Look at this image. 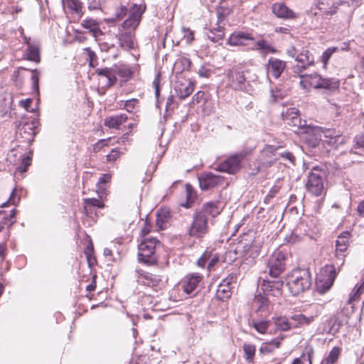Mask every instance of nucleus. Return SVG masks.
Wrapping results in <instances>:
<instances>
[{"label":"nucleus","instance_id":"obj_53","mask_svg":"<svg viewBox=\"0 0 364 364\" xmlns=\"http://www.w3.org/2000/svg\"><path fill=\"white\" fill-rule=\"evenodd\" d=\"M128 9L125 6H120L116 8L115 16L117 18L122 19L127 15Z\"/></svg>","mask_w":364,"mask_h":364},{"label":"nucleus","instance_id":"obj_58","mask_svg":"<svg viewBox=\"0 0 364 364\" xmlns=\"http://www.w3.org/2000/svg\"><path fill=\"white\" fill-rule=\"evenodd\" d=\"M84 50L89 57L90 66H93V63L97 59L95 53L92 51L90 48H85Z\"/></svg>","mask_w":364,"mask_h":364},{"label":"nucleus","instance_id":"obj_45","mask_svg":"<svg viewBox=\"0 0 364 364\" xmlns=\"http://www.w3.org/2000/svg\"><path fill=\"white\" fill-rule=\"evenodd\" d=\"M253 327L260 333H265L269 328V323L267 321H260L252 323Z\"/></svg>","mask_w":364,"mask_h":364},{"label":"nucleus","instance_id":"obj_12","mask_svg":"<svg viewBox=\"0 0 364 364\" xmlns=\"http://www.w3.org/2000/svg\"><path fill=\"white\" fill-rule=\"evenodd\" d=\"M200 187L203 191L213 188L223 183L224 178L212 173H203L198 176Z\"/></svg>","mask_w":364,"mask_h":364},{"label":"nucleus","instance_id":"obj_29","mask_svg":"<svg viewBox=\"0 0 364 364\" xmlns=\"http://www.w3.org/2000/svg\"><path fill=\"white\" fill-rule=\"evenodd\" d=\"M281 345V341L279 339H272L269 342H264L263 343L259 349V351L262 355H266L272 353L275 349L280 347Z\"/></svg>","mask_w":364,"mask_h":364},{"label":"nucleus","instance_id":"obj_27","mask_svg":"<svg viewBox=\"0 0 364 364\" xmlns=\"http://www.w3.org/2000/svg\"><path fill=\"white\" fill-rule=\"evenodd\" d=\"M363 294H364V281L360 284L355 285L352 292L350 294L348 303L352 305L353 308L355 302L361 299Z\"/></svg>","mask_w":364,"mask_h":364},{"label":"nucleus","instance_id":"obj_56","mask_svg":"<svg viewBox=\"0 0 364 364\" xmlns=\"http://www.w3.org/2000/svg\"><path fill=\"white\" fill-rule=\"evenodd\" d=\"M121 152L118 149H113L111 152L107 155V159L108 161H116L119 156L121 155Z\"/></svg>","mask_w":364,"mask_h":364},{"label":"nucleus","instance_id":"obj_54","mask_svg":"<svg viewBox=\"0 0 364 364\" xmlns=\"http://www.w3.org/2000/svg\"><path fill=\"white\" fill-rule=\"evenodd\" d=\"M109 139H100L96 144L93 145V151L97 153L99 152L104 146L108 145V141Z\"/></svg>","mask_w":364,"mask_h":364},{"label":"nucleus","instance_id":"obj_44","mask_svg":"<svg viewBox=\"0 0 364 364\" xmlns=\"http://www.w3.org/2000/svg\"><path fill=\"white\" fill-rule=\"evenodd\" d=\"M31 164V159L29 156H23L21 158V164L16 167V172H19L21 173H23L26 171L28 167Z\"/></svg>","mask_w":364,"mask_h":364},{"label":"nucleus","instance_id":"obj_64","mask_svg":"<svg viewBox=\"0 0 364 364\" xmlns=\"http://www.w3.org/2000/svg\"><path fill=\"white\" fill-rule=\"evenodd\" d=\"M355 146L358 148H364V134L356 136L355 137Z\"/></svg>","mask_w":364,"mask_h":364},{"label":"nucleus","instance_id":"obj_10","mask_svg":"<svg viewBox=\"0 0 364 364\" xmlns=\"http://www.w3.org/2000/svg\"><path fill=\"white\" fill-rule=\"evenodd\" d=\"M36 134V122L31 121L19 124L16 130V138L22 139V141L31 143L33 141Z\"/></svg>","mask_w":364,"mask_h":364},{"label":"nucleus","instance_id":"obj_34","mask_svg":"<svg viewBox=\"0 0 364 364\" xmlns=\"http://www.w3.org/2000/svg\"><path fill=\"white\" fill-rule=\"evenodd\" d=\"M231 287H229L226 284H223L222 282L219 284L216 296L220 300H225L229 299L231 296L232 291H231Z\"/></svg>","mask_w":364,"mask_h":364},{"label":"nucleus","instance_id":"obj_11","mask_svg":"<svg viewBox=\"0 0 364 364\" xmlns=\"http://www.w3.org/2000/svg\"><path fill=\"white\" fill-rule=\"evenodd\" d=\"M299 111L296 107H291L288 109L285 112L282 113V119L285 121L291 127H295L300 129H304V132H308L309 129H311V127H305V121H302L299 117Z\"/></svg>","mask_w":364,"mask_h":364},{"label":"nucleus","instance_id":"obj_26","mask_svg":"<svg viewBox=\"0 0 364 364\" xmlns=\"http://www.w3.org/2000/svg\"><path fill=\"white\" fill-rule=\"evenodd\" d=\"M254 49L259 51L263 55L277 53V49L269 41L263 38L258 40L255 43V48Z\"/></svg>","mask_w":364,"mask_h":364},{"label":"nucleus","instance_id":"obj_43","mask_svg":"<svg viewBox=\"0 0 364 364\" xmlns=\"http://www.w3.org/2000/svg\"><path fill=\"white\" fill-rule=\"evenodd\" d=\"M225 36L224 28L222 26H218V33H214L213 31H210V34L208 35V39L212 42L217 43L222 40Z\"/></svg>","mask_w":364,"mask_h":364},{"label":"nucleus","instance_id":"obj_7","mask_svg":"<svg viewBox=\"0 0 364 364\" xmlns=\"http://www.w3.org/2000/svg\"><path fill=\"white\" fill-rule=\"evenodd\" d=\"M325 172L318 166L312 168L306 182L307 191L316 196H320L325 192L324 188Z\"/></svg>","mask_w":364,"mask_h":364},{"label":"nucleus","instance_id":"obj_35","mask_svg":"<svg viewBox=\"0 0 364 364\" xmlns=\"http://www.w3.org/2000/svg\"><path fill=\"white\" fill-rule=\"evenodd\" d=\"M341 325L342 322L337 316H334L331 317L327 321V326L328 328L327 332L328 333L335 334L338 332Z\"/></svg>","mask_w":364,"mask_h":364},{"label":"nucleus","instance_id":"obj_47","mask_svg":"<svg viewBox=\"0 0 364 364\" xmlns=\"http://www.w3.org/2000/svg\"><path fill=\"white\" fill-rule=\"evenodd\" d=\"M116 73L125 80L129 79L132 76V71L125 65H120L117 68Z\"/></svg>","mask_w":364,"mask_h":364},{"label":"nucleus","instance_id":"obj_62","mask_svg":"<svg viewBox=\"0 0 364 364\" xmlns=\"http://www.w3.org/2000/svg\"><path fill=\"white\" fill-rule=\"evenodd\" d=\"M198 73L200 77H209L212 74V70L210 69L207 68L205 66H202L198 70Z\"/></svg>","mask_w":364,"mask_h":364},{"label":"nucleus","instance_id":"obj_59","mask_svg":"<svg viewBox=\"0 0 364 364\" xmlns=\"http://www.w3.org/2000/svg\"><path fill=\"white\" fill-rule=\"evenodd\" d=\"M236 280H237L236 274L231 273V274H228L221 282L224 284H226V285L230 287V285L232 283L236 282Z\"/></svg>","mask_w":364,"mask_h":364},{"label":"nucleus","instance_id":"obj_30","mask_svg":"<svg viewBox=\"0 0 364 364\" xmlns=\"http://www.w3.org/2000/svg\"><path fill=\"white\" fill-rule=\"evenodd\" d=\"M341 351V348L338 346L333 347L328 355L321 360L320 364H337Z\"/></svg>","mask_w":364,"mask_h":364},{"label":"nucleus","instance_id":"obj_14","mask_svg":"<svg viewBox=\"0 0 364 364\" xmlns=\"http://www.w3.org/2000/svg\"><path fill=\"white\" fill-rule=\"evenodd\" d=\"M119 46L125 50H129L134 48L135 38L134 32L119 29L117 34Z\"/></svg>","mask_w":364,"mask_h":364},{"label":"nucleus","instance_id":"obj_51","mask_svg":"<svg viewBox=\"0 0 364 364\" xmlns=\"http://www.w3.org/2000/svg\"><path fill=\"white\" fill-rule=\"evenodd\" d=\"M19 201H20V196H18L16 194V189H14L12 193H11L9 198L7 200L6 202L4 203L1 206L4 207V206H6V203H10L11 205H16V204L18 203Z\"/></svg>","mask_w":364,"mask_h":364},{"label":"nucleus","instance_id":"obj_41","mask_svg":"<svg viewBox=\"0 0 364 364\" xmlns=\"http://www.w3.org/2000/svg\"><path fill=\"white\" fill-rule=\"evenodd\" d=\"M275 325L277 328L282 331H288L292 327L289 320L285 317H279L275 320Z\"/></svg>","mask_w":364,"mask_h":364},{"label":"nucleus","instance_id":"obj_40","mask_svg":"<svg viewBox=\"0 0 364 364\" xmlns=\"http://www.w3.org/2000/svg\"><path fill=\"white\" fill-rule=\"evenodd\" d=\"M314 355V350L311 347L306 348L300 358L301 364H311V358Z\"/></svg>","mask_w":364,"mask_h":364},{"label":"nucleus","instance_id":"obj_46","mask_svg":"<svg viewBox=\"0 0 364 364\" xmlns=\"http://www.w3.org/2000/svg\"><path fill=\"white\" fill-rule=\"evenodd\" d=\"M230 10L228 8H224L223 6H220L217 9V14H218V25L217 28H214L217 33H218V26H220L219 25V23L222 21H223L224 18L230 13Z\"/></svg>","mask_w":364,"mask_h":364},{"label":"nucleus","instance_id":"obj_17","mask_svg":"<svg viewBox=\"0 0 364 364\" xmlns=\"http://www.w3.org/2000/svg\"><path fill=\"white\" fill-rule=\"evenodd\" d=\"M286 68V62L275 58H270L267 65V72L269 75L279 78Z\"/></svg>","mask_w":364,"mask_h":364},{"label":"nucleus","instance_id":"obj_49","mask_svg":"<svg viewBox=\"0 0 364 364\" xmlns=\"http://www.w3.org/2000/svg\"><path fill=\"white\" fill-rule=\"evenodd\" d=\"M186 197H187V203H192L196 198V193L193 190V187L190 184L186 185ZM189 205H187L186 207H188Z\"/></svg>","mask_w":364,"mask_h":364},{"label":"nucleus","instance_id":"obj_55","mask_svg":"<svg viewBox=\"0 0 364 364\" xmlns=\"http://www.w3.org/2000/svg\"><path fill=\"white\" fill-rule=\"evenodd\" d=\"M259 255V250L257 246L251 245L245 250V255L249 257H255Z\"/></svg>","mask_w":364,"mask_h":364},{"label":"nucleus","instance_id":"obj_22","mask_svg":"<svg viewBox=\"0 0 364 364\" xmlns=\"http://www.w3.org/2000/svg\"><path fill=\"white\" fill-rule=\"evenodd\" d=\"M269 299L265 296L258 294L253 299L252 307L257 312L267 314L269 311Z\"/></svg>","mask_w":364,"mask_h":364},{"label":"nucleus","instance_id":"obj_9","mask_svg":"<svg viewBox=\"0 0 364 364\" xmlns=\"http://www.w3.org/2000/svg\"><path fill=\"white\" fill-rule=\"evenodd\" d=\"M286 255L277 250L272 253L267 262L269 274L272 278H277L285 269Z\"/></svg>","mask_w":364,"mask_h":364},{"label":"nucleus","instance_id":"obj_18","mask_svg":"<svg viewBox=\"0 0 364 364\" xmlns=\"http://www.w3.org/2000/svg\"><path fill=\"white\" fill-rule=\"evenodd\" d=\"M316 6L323 15L328 17L336 12L339 1L338 0H316Z\"/></svg>","mask_w":364,"mask_h":364},{"label":"nucleus","instance_id":"obj_19","mask_svg":"<svg viewBox=\"0 0 364 364\" xmlns=\"http://www.w3.org/2000/svg\"><path fill=\"white\" fill-rule=\"evenodd\" d=\"M255 38L249 33L237 31L232 33L228 39V43L232 46H246L247 41H254Z\"/></svg>","mask_w":364,"mask_h":364},{"label":"nucleus","instance_id":"obj_28","mask_svg":"<svg viewBox=\"0 0 364 364\" xmlns=\"http://www.w3.org/2000/svg\"><path fill=\"white\" fill-rule=\"evenodd\" d=\"M81 25L83 28L89 30L94 37H97L101 33L98 23L92 18L84 19Z\"/></svg>","mask_w":364,"mask_h":364},{"label":"nucleus","instance_id":"obj_25","mask_svg":"<svg viewBox=\"0 0 364 364\" xmlns=\"http://www.w3.org/2000/svg\"><path fill=\"white\" fill-rule=\"evenodd\" d=\"M97 73L100 77V80L106 84L107 86L113 85L116 81L115 74L113 72L105 68L102 69H97Z\"/></svg>","mask_w":364,"mask_h":364},{"label":"nucleus","instance_id":"obj_31","mask_svg":"<svg viewBox=\"0 0 364 364\" xmlns=\"http://www.w3.org/2000/svg\"><path fill=\"white\" fill-rule=\"evenodd\" d=\"M146 6L141 4L132 5L127 12V18L126 19H134V18L141 19L142 14L146 11Z\"/></svg>","mask_w":364,"mask_h":364},{"label":"nucleus","instance_id":"obj_24","mask_svg":"<svg viewBox=\"0 0 364 364\" xmlns=\"http://www.w3.org/2000/svg\"><path fill=\"white\" fill-rule=\"evenodd\" d=\"M27 44V59L31 61L39 63L40 58V48L37 43H31L27 38H25Z\"/></svg>","mask_w":364,"mask_h":364},{"label":"nucleus","instance_id":"obj_60","mask_svg":"<svg viewBox=\"0 0 364 364\" xmlns=\"http://www.w3.org/2000/svg\"><path fill=\"white\" fill-rule=\"evenodd\" d=\"M32 103V100L30 98L23 100L20 101V105L25 108L28 112H33L35 108L31 107V105Z\"/></svg>","mask_w":364,"mask_h":364},{"label":"nucleus","instance_id":"obj_2","mask_svg":"<svg viewBox=\"0 0 364 364\" xmlns=\"http://www.w3.org/2000/svg\"><path fill=\"white\" fill-rule=\"evenodd\" d=\"M350 237V231H344L338 236L336 241V259L334 264L324 266L316 278V289L320 294H324L332 287L337 275L336 265L340 267L344 264L343 253L348 250Z\"/></svg>","mask_w":364,"mask_h":364},{"label":"nucleus","instance_id":"obj_32","mask_svg":"<svg viewBox=\"0 0 364 364\" xmlns=\"http://www.w3.org/2000/svg\"><path fill=\"white\" fill-rule=\"evenodd\" d=\"M63 4L65 7L75 12L79 16H82V4L80 0H63Z\"/></svg>","mask_w":364,"mask_h":364},{"label":"nucleus","instance_id":"obj_36","mask_svg":"<svg viewBox=\"0 0 364 364\" xmlns=\"http://www.w3.org/2000/svg\"><path fill=\"white\" fill-rule=\"evenodd\" d=\"M243 350L245 353V358L248 363H253L254 358L256 352V347L255 345L250 343L243 344Z\"/></svg>","mask_w":364,"mask_h":364},{"label":"nucleus","instance_id":"obj_63","mask_svg":"<svg viewBox=\"0 0 364 364\" xmlns=\"http://www.w3.org/2000/svg\"><path fill=\"white\" fill-rule=\"evenodd\" d=\"M136 103L137 100L136 99L127 100L124 104V108L129 112H132Z\"/></svg>","mask_w":364,"mask_h":364},{"label":"nucleus","instance_id":"obj_39","mask_svg":"<svg viewBox=\"0 0 364 364\" xmlns=\"http://www.w3.org/2000/svg\"><path fill=\"white\" fill-rule=\"evenodd\" d=\"M161 92H155L156 100V106L159 108L161 105L164 103V101H165V106L166 111L168 110L171 105L173 104V96L168 95L166 99H161L160 96Z\"/></svg>","mask_w":364,"mask_h":364},{"label":"nucleus","instance_id":"obj_8","mask_svg":"<svg viewBox=\"0 0 364 364\" xmlns=\"http://www.w3.org/2000/svg\"><path fill=\"white\" fill-rule=\"evenodd\" d=\"M248 153L247 150H242L230 156L218 165V170L228 173L237 172L241 168V162L247 156Z\"/></svg>","mask_w":364,"mask_h":364},{"label":"nucleus","instance_id":"obj_38","mask_svg":"<svg viewBox=\"0 0 364 364\" xmlns=\"http://www.w3.org/2000/svg\"><path fill=\"white\" fill-rule=\"evenodd\" d=\"M141 19L134 18V19H125L122 23V29L124 31H131L134 32L135 29L138 27Z\"/></svg>","mask_w":364,"mask_h":364},{"label":"nucleus","instance_id":"obj_5","mask_svg":"<svg viewBox=\"0 0 364 364\" xmlns=\"http://www.w3.org/2000/svg\"><path fill=\"white\" fill-rule=\"evenodd\" d=\"M161 247V243L156 237H144L139 245V261L148 264H154L158 262L157 251Z\"/></svg>","mask_w":364,"mask_h":364},{"label":"nucleus","instance_id":"obj_61","mask_svg":"<svg viewBox=\"0 0 364 364\" xmlns=\"http://www.w3.org/2000/svg\"><path fill=\"white\" fill-rule=\"evenodd\" d=\"M168 218V215L166 214H164V212L161 211V213H158L157 214V219H156V225L159 226V228L162 229V224L164 221H166Z\"/></svg>","mask_w":364,"mask_h":364},{"label":"nucleus","instance_id":"obj_1","mask_svg":"<svg viewBox=\"0 0 364 364\" xmlns=\"http://www.w3.org/2000/svg\"><path fill=\"white\" fill-rule=\"evenodd\" d=\"M297 64L294 67V73L299 76V83L302 89H326L335 91L338 89L340 82L336 78H322L317 73L302 74L309 66L314 64V59L309 50H304L296 58Z\"/></svg>","mask_w":364,"mask_h":364},{"label":"nucleus","instance_id":"obj_48","mask_svg":"<svg viewBox=\"0 0 364 364\" xmlns=\"http://www.w3.org/2000/svg\"><path fill=\"white\" fill-rule=\"evenodd\" d=\"M90 10H102L105 0H87Z\"/></svg>","mask_w":364,"mask_h":364},{"label":"nucleus","instance_id":"obj_57","mask_svg":"<svg viewBox=\"0 0 364 364\" xmlns=\"http://www.w3.org/2000/svg\"><path fill=\"white\" fill-rule=\"evenodd\" d=\"M182 32L183 38H186L188 43H190L193 41V32L190 28H183Z\"/></svg>","mask_w":364,"mask_h":364},{"label":"nucleus","instance_id":"obj_23","mask_svg":"<svg viewBox=\"0 0 364 364\" xmlns=\"http://www.w3.org/2000/svg\"><path fill=\"white\" fill-rule=\"evenodd\" d=\"M127 119V116L124 114L110 116L105 119L104 124L109 128L119 129V126L124 123Z\"/></svg>","mask_w":364,"mask_h":364},{"label":"nucleus","instance_id":"obj_52","mask_svg":"<svg viewBox=\"0 0 364 364\" xmlns=\"http://www.w3.org/2000/svg\"><path fill=\"white\" fill-rule=\"evenodd\" d=\"M38 80H39L38 73L35 70L32 72V75H31L33 91H39Z\"/></svg>","mask_w":364,"mask_h":364},{"label":"nucleus","instance_id":"obj_13","mask_svg":"<svg viewBox=\"0 0 364 364\" xmlns=\"http://www.w3.org/2000/svg\"><path fill=\"white\" fill-rule=\"evenodd\" d=\"M284 282L281 279H264L261 288L267 295H272L274 296H279L282 294V287Z\"/></svg>","mask_w":364,"mask_h":364},{"label":"nucleus","instance_id":"obj_4","mask_svg":"<svg viewBox=\"0 0 364 364\" xmlns=\"http://www.w3.org/2000/svg\"><path fill=\"white\" fill-rule=\"evenodd\" d=\"M287 285L294 296L309 289L311 285L309 271L301 268L293 269L287 276Z\"/></svg>","mask_w":364,"mask_h":364},{"label":"nucleus","instance_id":"obj_20","mask_svg":"<svg viewBox=\"0 0 364 364\" xmlns=\"http://www.w3.org/2000/svg\"><path fill=\"white\" fill-rule=\"evenodd\" d=\"M139 276L137 281L145 286L151 287H156L159 286L161 282V279L159 276L153 274L149 272H138Z\"/></svg>","mask_w":364,"mask_h":364},{"label":"nucleus","instance_id":"obj_6","mask_svg":"<svg viewBox=\"0 0 364 364\" xmlns=\"http://www.w3.org/2000/svg\"><path fill=\"white\" fill-rule=\"evenodd\" d=\"M279 147H274L271 145L266 146L262 152L264 161L262 165L264 167H269L274 164L280 158L284 161H288L291 164H295V157L291 152H279Z\"/></svg>","mask_w":364,"mask_h":364},{"label":"nucleus","instance_id":"obj_3","mask_svg":"<svg viewBox=\"0 0 364 364\" xmlns=\"http://www.w3.org/2000/svg\"><path fill=\"white\" fill-rule=\"evenodd\" d=\"M222 209L218 201L204 203L200 208L195 211L192 223L188 229V235L198 239L203 238L209 231L208 218H215L220 215Z\"/></svg>","mask_w":364,"mask_h":364},{"label":"nucleus","instance_id":"obj_33","mask_svg":"<svg viewBox=\"0 0 364 364\" xmlns=\"http://www.w3.org/2000/svg\"><path fill=\"white\" fill-rule=\"evenodd\" d=\"M315 317V316H306L302 314H299L291 316V319L296 322L297 325L295 326L297 327L299 326H308L311 324L314 321Z\"/></svg>","mask_w":364,"mask_h":364},{"label":"nucleus","instance_id":"obj_16","mask_svg":"<svg viewBox=\"0 0 364 364\" xmlns=\"http://www.w3.org/2000/svg\"><path fill=\"white\" fill-rule=\"evenodd\" d=\"M272 13L279 18L294 19L297 15L284 3L277 2L272 6Z\"/></svg>","mask_w":364,"mask_h":364},{"label":"nucleus","instance_id":"obj_42","mask_svg":"<svg viewBox=\"0 0 364 364\" xmlns=\"http://www.w3.org/2000/svg\"><path fill=\"white\" fill-rule=\"evenodd\" d=\"M339 50V48L338 47H331V48H327L322 54L321 57V62L323 63L324 66L326 67L329 59L331 58V57L332 56V55L338 51Z\"/></svg>","mask_w":364,"mask_h":364},{"label":"nucleus","instance_id":"obj_15","mask_svg":"<svg viewBox=\"0 0 364 364\" xmlns=\"http://www.w3.org/2000/svg\"><path fill=\"white\" fill-rule=\"evenodd\" d=\"M202 276L198 274L186 276L181 283L182 289L187 294H194V291L202 281Z\"/></svg>","mask_w":364,"mask_h":364},{"label":"nucleus","instance_id":"obj_21","mask_svg":"<svg viewBox=\"0 0 364 364\" xmlns=\"http://www.w3.org/2000/svg\"><path fill=\"white\" fill-rule=\"evenodd\" d=\"M323 139L321 140L331 146H336L338 144L343 142V138L335 129H326L323 131Z\"/></svg>","mask_w":364,"mask_h":364},{"label":"nucleus","instance_id":"obj_50","mask_svg":"<svg viewBox=\"0 0 364 364\" xmlns=\"http://www.w3.org/2000/svg\"><path fill=\"white\" fill-rule=\"evenodd\" d=\"M84 203L85 205V208L88 205H92L94 207H98L100 208H104L105 205L103 202L100 201L97 198H85Z\"/></svg>","mask_w":364,"mask_h":364},{"label":"nucleus","instance_id":"obj_37","mask_svg":"<svg viewBox=\"0 0 364 364\" xmlns=\"http://www.w3.org/2000/svg\"><path fill=\"white\" fill-rule=\"evenodd\" d=\"M191 65L190 59L186 57L179 58L174 64V69L178 72H182L185 70H188Z\"/></svg>","mask_w":364,"mask_h":364}]
</instances>
